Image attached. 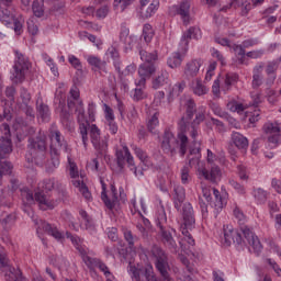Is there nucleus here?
Returning a JSON list of instances; mask_svg holds the SVG:
<instances>
[{"label": "nucleus", "mask_w": 281, "mask_h": 281, "mask_svg": "<svg viewBox=\"0 0 281 281\" xmlns=\"http://www.w3.org/2000/svg\"><path fill=\"white\" fill-rule=\"evenodd\" d=\"M186 114L179 121V128L181 133L178 134V139L175 137V134L170 130H166L162 135L161 148L167 155H177V149L179 148L181 157L186 156L188 153V133L192 124V119L196 114V103L194 100H187L186 104Z\"/></svg>", "instance_id": "nucleus-1"}, {"label": "nucleus", "mask_w": 281, "mask_h": 281, "mask_svg": "<svg viewBox=\"0 0 281 281\" xmlns=\"http://www.w3.org/2000/svg\"><path fill=\"white\" fill-rule=\"evenodd\" d=\"M77 115V122L79 124V132L81 135L82 144L87 148V144L89 142V134L90 139L92 142V145L94 146L95 150H99L101 155H104L106 153V148H109V145L106 144V140L100 138V130L98 128V125L90 124L87 121V116H85V106L82 101L78 102V105L76 108Z\"/></svg>", "instance_id": "nucleus-2"}, {"label": "nucleus", "mask_w": 281, "mask_h": 281, "mask_svg": "<svg viewBox=\"0 0 281 281\" xmlns=\"http://www.w3.org/2000/svg\"><path fill=\"white\" fill-rule=\"evenodd\" d=\"M27 150L31 158L27 161H34L36 166L45 164V155H47V136L45 132L38 131L35 136L27 139Z\"/></svg>", "instance_id": "nucleus-3"}, {"label": "nucleus", "mask_w": 281, "mask_h": 281, "mask_svg": "<svg viewBox=\"0 0 281 281\" xmlns=\"http://www.w3.org/2000/svg\"><path fill=\"white\" fill-rule=\"evenodd\" d=\"M204 120H205V114H203L202 112H199L198 114H195V119L190 125L188 133L190 137H192L193 139L194 147L190 148V151H189V156H188L189 166H192L194 161H199L201 157V143L196 142V137L199 135V131L196 130V126H199V124H201V122H203Z\"/></svg>", "instance_id": "nucleus-4"}, {"label": "nucleus", "mask_w": 281, "mask_h": 281, "mask_svg": "<svg viewBox=\"0 0 281 281\" xmlns=\"http://www.w3.org/2000/svg\"><path fill=\"white\" fill-rule=\"evenodd\" d=\"M42 191L35 193V201L40 205V210L44 212L47 210H54V200L49 199V195L45 194L46 192H52L56 188L55 178H46L41 183Z\"/></svg>", "instance_id": "nucleus-5"}, {"label": "nucleus", "mask_w": 281, "mask_h": 281, "mask_svg": "<svg viewBox=\"0 0 281 281\" xmlns=\"http://www.w3.org/2000/svg\"><path fill=\"white\" fill-rule=\"evenodd\" d=\"M151 256L155 258V267L164 281H170V263L168 262V252L160 246H153Z\"/></svg>", "instance_id": "nucleus-6"}, {"label": "nucleus", "mask_w": 281, "mask_h": 281, "mask_svg": "<svg viewBox=\"0 0 281 281\" xmlns=\"http://www.w3.org/2000/svg\"><path fill=\"white\" fill-rule=\"evenodd\" d=\"M15 56L11 80L14 85H21V82L25 80V74L30 71L32 64H30V59L19 50H15Z\"/></svg>", "instance_id": "nucleus-7"}, {"label": "nucleus", "mask_w": 281, "mask_h": 281, "mask_svg": "<svg viewBox=\"0 0 281 281\" xmlns=\"http://www.w3.org/2000/svg\"><path fill=\"white\" fill-rule=\"evenodd\" d=\"M158 227V236L160 241L165 247L170 251V254H179V246L177 245V240H175V236L177 235V231L169 226H164L161 222L157 223Z\"/></svg>", "instance_id": "nucleus-8"}, {"label": "nucleus", "mask_w": 281, "mask_h": 281, "mask_svg": "<svg viewBox=\"0 0 281 281\" xmlns=\"http://www.w3.org/2000/svg\"><path fill=\"white\" fill-rule=\"evenodd\" d=\"M0 269H5V280L23 281V272L20 269L10 267V260L5 257V248L0 245Z\"/></svg>", "instance_id": "nucleus-9"}, {"label": "nucleus", "mask_w": 281, "mask_h": 281, "mask_svg": "<svg viewBox=\"0 0 281 281\" xmlns=\"http://www.w3.org/2000/svg\"><path fill=\"white\" fill-rule=\"evenodd\" d=\"M49 130L52 131L50 132L52 155L58 156L60 150H63V153H67V140H65V137L63 136L60 131H58V128L56 127V124H53Z\"/></svg>", "instance_id": "nucleus-10"}, {"label": "nucleus", "mask_w": 281, "mask_h": 281, "mask_svg": "<svg viewBox=\"0 0 281 281\" xmlns=\"http://www.w3.org/2000/svg\"><path fill=\"white\" fill-rule=\"evenodd\" d=\"M115 157L117 167L121 168V170L126 164L128 165L130 170H135V159L126 145H123L122 149H116Z\"/></svg>", "instance_id": "nucleus-11"}, {"label": "nucleus", "mask_w": 281, "mask_h": 281, "mask_svg": "<svg viewBox=\"0 0 281 281\" xmlns=\"http://www.w3.org/2000/svg\"><path fill=\"white\" fill-rule=\"evenodd\" d=\"M100 183L102 186L101 199L108 210H113V207L120 203V198L117 196V188H115V184L110 186L112 199H109V195L106 194V183H104V180L102 179L100 180Z\"/></svg>", "instance_id": "nucleus-12"}, {"label": "nucleus", "mask_w": 281, "mask_h": 281, "mask_svg": "<svg viewBox=\"0 0 281 281\" xmlns=\"http://www.w3.org/2000/svg\"><path fill=\"white\" fill-rule=\"evenodd\" d=\"M240 232L248 245L252 247L255 254L260 256V252L262 251V244L260 243V239H258V236H255L254 232H251L247 226H241Z\"/></svg>", "instance_id": "nucleus-13"}, {"label": "nucleus", "mask_w": 281, "mask_h": 281, "mask_svg": "<svg viewBox=\"0 0 281 281\" xmlns=\"http://www.w3.org/2000/svg\"><path fill=\"white\" fill-rule=\"evenodd\" d=\"M157 71L155 64H142L138 67L139 79L135 80L136 87H146V80L150 79V76Z\"/></svg>", "instance_id": "nucleus-14"}, {"label": "nucleus", "mask_w": 281, "mask_h": 281, "mask_svg": "<svg viewBox=\"0 0 281 281\" xmlns=\"http://www.w3.org/2000/svg\"><path fill=\"white\" fill-rule=\"evenodd\" d=\"M132 271V280L140 281L142 278H145L147 281H158L157 276H155V271L153 270V266L148 265L143 269L131 268Z\"/></svg>", "instance_id": "nucleus-15"}, {"label": "nucleus", "mask_w": 281, "mask_h": 281, "mask_svg": "<svg viewBox=\"0 0 281 281\" xmlns=\"http://www.w3.org/2000/svg\"><path fill=\"white\" fill-rule=\"evenodd\" d=\"M209 169H201L199 170V175L200 177H204V179L206 181H211L212 183H216V181H218V179H221V167H218V165L216 164H211L209 165Z\"/></svg>", "instance_id": "nucleus-16"}, {"label": "nucleus", "mask_w": 281, "mask_h": 281, "mask_svg": "<svg viewBox=\"0 0 281 281\" xmlns=\"http://www.w3.org/2000/svg\"><path fill=\"white\" fill-rule=\"evenodd\" d=\"M263 133L268 135L269 144H272L273 147L278 146V142H280V126L267 123L263 125Z\"/></svg>", "instance_id": "nucleus-17"}, {"label": "nucleus", "mask_w": 281, "mask_h": 281, "mask_svg": "<svg viewBox=\"0 0 281 281\" xmlns=\"http://www.w3.org/2000/svg\"><path fill=\"white\" fill-rule=\"evenodd\" d=\"M232 243H234V245H243V243L247 241L243 239V235H240L238 231L224 229V245H226V247H229L232 246Z\"/></svg>", "instance_id": "nucleus-18"}, {"label": "nucleus", "mask_w": 281, "mask_h": 281, "mask_svg": "<svg viewBox=\"0 0 281 281\" xmlns=\"http://www.w3.org/2000/svg\"><path fill=\"white\" fill-rule=\"evenodd\" d=\"M182 217L184 221V227L192 229V227H194V223H196V220L194 218V209H192V204L189 202L183 204Z\"/></svg>", "instance_id": "nucleus-19"}, {"label": "nucleus", "mask_w": 281, "mask_h": 281, "mask_svg": "<svg viewBox=\"0 0 281 281\" xmlns=\"http://www.w3.org/2000/svg\"><path fill=\"white\" fill-rule=\"evenodd\" d=\"M201 69V60L192 59L188 61L184 67V76L187 80H192V78H196L199 76V71Z\"/></svg>", "instance_id": "nucleus-20"}, {"label": "nucleus", "mask_w": 281, "mask_h": 281, "mask_svg": "<svg viewBox=\"0 0 281 281\" xmlns=\"http://www.w3.org/2000/svg\"><path fill=\"white\" fill-rule=\"evenodd\" d=\"M186 201V189L182 186L173 187V205L176 210L179 212L181 210V205Z\"/></svg>", "instance_id": "nucleus-21"}, {"label": "nucleus", "mask_w": 281, "mask_h": 281, "mask_svg": "<svg viewBox=\"0 0 281 281\" xmlns=\"http://www.w3.org/2000/svg\"><path fill=\"white\" fill-rule=\"evenodd\" d=\"M157 10H159V0H153L148 7L146 4H140L139 14L142 19H150Z\"/></svg>", "instance_id": "nucleus-22"}, {"label": "nucleus", "mask_w": 281, "mask_h": 281, "mask_svg": "<svg viewBox=\"0 0 281 281\" xmlns=\"http://www.w3.org/2000/svg\"><path fill=\"white\" fill-rule=\"evenodd\" d=\"M153 89H161V87H170L169 74L166 70H161L158 76L151 82Z\"/></svg>", "instance_id": "nucleus-23"}, {"label": "nucleus", "mask_w": 281, "mask_h": 281, "mask_svg": "<svg viewBox=\"0 0 281 281\" xmlns=\"http://www.w3.org/2000/svg\"><path fill=\"white\" fill-rule=\"evenodd\" d=\"M232 143L234 144V146H236V148H238V150H247V148L249 147V140L247 139V137L238 132H233Z\"/></svg>", "instance_id": "nucleus-24"}, {"label": "nucleus", "mask_w": 281, "mask_h": 281, "mask_svg": "<svg viewBox=\"0 0 281 281\" xmlns=\"http://www.w3.org/2000/svg\"><path fill=\"white\" fill-rule=\"evenodd\" d=\"M40 228L44 229L46 234H48L49 236H53V238H56V240H63V238H65V235H63V233H60V231H58L57 227L52 226V224L45 221L41 222Z\"/></svg>", "instance_id": "nucleus-25"}, {"label": "nucleus", "mask_w": 281, "mask_h": 281, "mask_svg": "<svg viewBox=\"0 0 281 281\" xmlns=\"http://www.w3.org/2000/svg\"><path fill=\"white\" fill-rule=\"evenodd\" d=\"M201 36V30L198 27H190L186 33H183L181 37V45L183 47H188V44L192 38H195V41H199V37Z\"/></svg>", "instance_id": "nucleus-26"}, {"label": "nucleus", "mask_w": 281, "mask_h": 281, "mask_svg": "<svg viewBox=\"0 0 281 281\" xmlns=\"http://www.w3.org/2000/svg\"><path fill=\"white\" fill-rule=\"evenodd\" d=\"M265 69V64H259L254 67L252 70V89H258L262 87V70Z\"/></svg>", "instance_id": "nucleus-27"}, {"label": "nucleus", "mask_w": 281, "mask_h": 281, "mask_svg": "<svg viewBox=\"0 0 281 281\" xmlns=\"http://www.w3.org/2000/svg\"><path fill=\"white\" fill-rule=\"evenodd\" d=\"M0 21L4 25H11L12 21H14V12L11 7L0 5Z\"/></svg>", "instance_id": "nucleus-28"}, {"label": "nucleus", "mask_w": 281, "mask_h": 281, "mask_svg": "<svg viewBox=\"0 0 281 281\" xmlns=\"http://www.w3.org/2000/svg\"><path fill=\"white\" fill-rule=\"evenodd\" d=\"M88 64L91 65V67H94V71H103L104 74H108L106 71V61H103L100 59V57H95L93 55L88 56L87 58Z\"/></svg>", "instance_id": "nucleus-29"}, {"label": "nucleus", "mask_w": 281, "mask_h": 281, "mask_svg": "<svg viewBox=\"0 0 281 281\" xmlns=\"http://www.w3.org/2000/svg\"><path fill=\"white\" fill-rule=\"evenodd\" d=\"M183 56H186V53H172L171 56L167 59L168 67H170V69H178V67H181V64L183 63Z\"/></svg>", "instance_id": "nucleus-30"}, {"label": "nucleus", "mask_w": 281, "mask_h": 281, "mask_svg": "<svg viewBox=\"0 0 281 281\" xmlns=\"http://www.w3.org/2000/svg\"><path fill=\"white\" fill-rule=\"evenodd\" d=\"M60 122L67 131H74V117L67 110H61Z\"/></svg>", "instance_id": "nucleus-31"}, {"label": "nucleus", "mask_w": 281, "mask_h": 281, "mask_svg": "<svg viewBox=\"0 0 281 281\" xmlns=\"http://www.w3.org/2000/svg\"><path fill=\"white\" fill-rule=\"evenodd\" d=\"M106 55L114 60V67L117 74H122V69L120 68L122 61H120V52L117 50V48H115V46H111L108 49Z\"/></svg>", "instance_id": "nucleus-32"}, {"label": "nucleus", "mask_w": 281, "mask_h": 281, "mask_svg": "<svg viewBox=\"0 0 281 281\" xmlns=\"http://www.w3.org/2000/svg\"><path fill=\"white\" fill-rule=\"evenodd\" d=\"M12 153V140L3 138L0 140V159H5Z\"/></svg>", "instance_id": "nucleus-33"}, {"label": "nucleus", "mask_w": 281, "mask_h": 281, "mask_svg": "<svg viewBox=\"0 0 281 281\" xmlns=\"http://www.w3.org/2000/svg\"><path fill=\"white\" fill-rule=\"evenodd\" d=\"M14 223H16V214L14 213H10L3 218L0 217V225H2L3 229H5L7 232L12 229Z\"/></svg>", "instance_id": "nucleus-34"}, {"label": "nucleus", "mask_w": 281, "mask_h": 281, "mask_svg": "<svg viewBox=\"0 0 281 281\" xmlns=\"http://www.w3.org/2000/svg\"><path fill=\"white\" fill-rule=\"evenodd\" d=\"M140 60H143L144 65H154L155 60H157V52L148 53L144 49L139 50Z\"/></svg>", "instance_id": "nucleus-35"}, {"label": "nucleus", "mask_w": 281, "mask_h": 281, "mask_svg": "<svg viewBox=\"0 0 281 281\" xmlns=\"http://www.w3.org/2000/svg\"><path fill=\"white\" fill-rule=\"evenodd\" d=\"M178 14L182 16L184 23H190V2L189 1L181 2L178 9Z\"/></svg>", "instance_id": "nucleus-36"}, {"label": "nucleus", "mask_w": 281, "mask_h": 281, "mask_svg": "<svg viewBox=\"0 0 281 281\" xmlns=\"http://www.w3.org/2000/svg\"><path fill=\"white\" fill-rule=\"evenodd\" d=\"M32 10L34 16L41 19V16L45 15V2L44 0H35L32 4Z\"/></svg>", "instance_id": "nucleus-37"}, {"label": "nucleus", "mask_w": 281, "mask_h": 281, "mask_svg": "<svg viewBox=\"0 0 281 281\" xmlns=\"http://www.w3.org/2000/svg\"><path fill=\"white\" fill-rule=\"evenodd\" d=\"M37 113L43 122H49V117H50L49 105L45 103L37 104Z\"/></svg>", "instance_id": "nucleus-38"}, {"label": "nucleus", "mask_w": 281, "mask_h": 281, "mask_svg": "<svg viewBox=\"0 0 281 281\" xmlns=\"http://www.w3.org/2000/svg\"><path fill=\"white\" fill-rule=\"evenodd\" d=\"M72 186H75V188H79V192H81L82 196H85L87 201L91 199V192H89V188L85 182H81L80 180H72Z\"/></svg>", "instance_id": "nucleus-39"}, {"label": "nucleus", "mask_w": 281, "mask_h": 281, "mask_svg": "<svg viewBox=\"0 0 281 281\" xmlns=\"http://www.w3.org/2000/svg\"><path fill=\"white\" fill-rule=\"evenodd\" d=\"M157 126H159V116L155 113L147 123V128L153 135H157Z\"/></svg>", "instance_id": "nucleus-40"}, {"label": "nucleus", "mask_w": 281, "mask_h": 281, "mask_svg": "<svg viewBox=\"0 0 281 281\" xmlns=\"http://www.w3.org/2000/svg\"><path fill=\"white\" fill-rule=\"evenodd\" d=\"M14 166H12V162L4 160H0V179L3 178V175H12V169Z\"/></svg>", "instance_id": "nucleus-41"}, {"label": "nucleus", "mask_w": 281, "mask_h": 281, "mask_svg": "<svg viewBox=\"0 0 281 281\" xmlns=\"http://www.w3.org/2000/svg\"><path fill=\"white\" fill-rule=\"evenodd\" d=\"M144 89H146V87H137L134 89V91L132 92V98L135 102H139L140 100H144L148 97L144 92Z\"/></svg>", "instance_id": "nucleus-42"}, {"label": "nucleus", "mask_w": 281, "mask_h": 281, "mask_svg": "<svg viewBox=\"0 0 281 281\" xmlns=\"http://www.w3.org/2000/svg\"><path fill=\"white\" fill-rule=\"evenodd\" d=\"M59 166H60V160L58 159V157L57 156L53 157L46 166L47 175H54V172H56V168H58Z\"/></svg>", "instance_id": "nucleus-43"}, {"label": "nucleus", "mask_w": 281, "mask_h": 281, "mask_svg": "<svg viewBox=\"0 0 281 281\" xmlns=\"http://www.w3.org/2000/svg\"><path fill=\"white\" fill-rule=\"evenodd\" d=\"M68 60H69L70 65H72V67L77 70V74L79 76H82V74H83L82 63H80V59H78V57H76L75 55H70L68 57Z\"/></svg>", "instance_id": "nucleus-44"}, {"label": "nucleus", "mask_w": 281, "mask_h": 281, "mask_svg": "<svg viewBox=\"0 0 281 281\" xmlns=\"http://www.w3.org/2000/svg\"><path fill=\"white\" fill-rule=\"evenodd\" d=\"M154 36L155 33L153 32V26H150V24H145L143 27V38L145 43H150Z\"/></svg>", "instance_id": "nucleus-45"}, {"label": "nucleus", "mask_w": 281, "mask_h": 281, "mask_svg": "<svg viewBox=\"0 0 281 281\" xmlns=\"http://www.w3.org/2000/svg\"><path fill=\"white\" fill-rule=\"evenodd\" d=\"M211 110L213 111L214 115H217L218 117H222L223 120H227L229 117V114H227L223 109H221V105L217 103H211Z\"/></svg>", "instance_id": "nucleus-46"}, {"label": "nucleus", "mask_w": 281, "mask_h": 281, "mask_svg": "<svg viewBox=\"0 0 281 281\" xmlns=\"http://www.w3.org/2000/svg\"><path fill=\"white\" fill-rule=\"evenodd\" d=\"M193 92L195 95H205L207 93V88L203 86L201 79L195 80V86H193Z\"/></svg>", "instance_id": "nucleus-47"}, {"label": "nucleus", "mask_w": 281, "mask_h": 281, "mask_svg": "<svg viewBox=\"0 0 281 281\" xmlns=\"http://www.w3.org/2000/svg\"><path fill=\"white\" fill-rule=\"evenodd\" d=\"M20 98L22 100V103L20 104V106H23L25 104H30V102L32 100V94H30V92H27V89L22 87L20 89Z\"/></svg>", "instance_id": "nucleus-48"}, {"label": "nucleus", "mask_w": 281, "mask_h": 281, "mask_svg": "<svg viewBox=\"0 0 281 281\" xmlns=\"http://www.w3.org/2000/svg\"><path fill=\"white\" fill-rule=\"evenodd\" d=\"M81 218H83L85 223H86V229H95V226H93V221H91V218L89 217V214L87 213V211L81 210L79 212Z\"/></svg>", "instance_id": "nucleus-49"}, {"label": "nucleus", "mask_w": 281, "mask_h": 281, "mask_svg": "<svg viewBox=\"0 0 281 281\" xmlns=\"http://www.w3.org/2000/svg\"><path fill=\"white\" fill-rule=\"evenodd\" d=\"M26 25L32 36H36V34H38V25L36 24V20L34 18L29 19Z\"/></svg>", "instance_id": "nucleus-50"}, {"label": "nucleus", "mask_w": 281, "mask_h": 281, "mask_svg": "<svg viewBox=\"0 0 281 281\" xmlns=\"http://www.w3.org/2000/svg\"><path fill=\"white\" fill-rule=\"evenodd\" d=\"M83 262L88 269L93 270L98 267L100 259L88 256L83 258Z\"/></svg>", "instance_id": "nucleus-51"}, {"label": "nucleus", "mask_w": 281, "mask_h": 281, "mask_svg": "<svg viewBox=\"0 0 281 281\" xmlns=\"http://www.w3.org/2000/svg\"><path fill=\"white\" fill-rule=\"evenodd\" d=\"M233 49L237 56H240V58H238V61L239 65H243L245 63V48L243 47V45L234 44Z\"/></svg>", "instance_id": "nucleus-52"}, {"label": "nucleus", "mask_w": 281, "mask_h": 281, "mask_svg": "<svg viewBox=\"0 0 281 281\" xmlns=\"http://www.w3.org/2000/svg\"><path fill=\"white\" fill-rule=\"evenodd\" d=\"M134 1L135 0H114V8H121V12H124Z\"/></svg>", "instance_id": "nucleus-53"}, {"label": "nucleus", "mask_w": 281, "mask_h": 281, "mask_svg": "<svg viewBox=\"0 0 281 281\" xmlns=\"http://www.w3.org/2000/svg\"><path fill=\"white\" fill-rule=\"evenodd\" d=\"M68 164H69V175H70L71 179H77V177H79L78 165H76V162L71 161L70 158H68Z\"/></svg>", "instance_id": "nucleus-54"}, {"label": "nucleus", "mask_w": 281, "mask_h": 281, "mask_svg": "<svg viewBox=\"0 0 281 281\" xmlns=\"http://www.w3.org/2000/svg\"><path fill=\"white\" fill-rule=\"evenodd\" d=\"M124 238L126 243H128L130 248L135 247V241L137 240V237L133 236V232L125 231L124 232Z\"/></svg>", "instance_id": "nucleus-55"}, {"label": "nucleus", "mask_w": 281, "mask_h": 281, "mask_svg": "<svg viewBox=\"0 0 281 281\" xmlns=\"http://www.w3.org/2000/svg\"><path fill=\"white\" fill-rule=\"evenodd\" d=\"M21 194L26 203H32L34 201V193H32L27 188L21 189Z\"/></svg>", "instance_id": "nucleus-56"}, {"label": "nucleus", "mask_w": 281, "mask_h": 281, "mask_svg": "<svg viewBox=\"0 0 281 281\" xmlns=\"http://www.w3.org/2000/svg\"><path fill=\"white\" fill-rule=\"evenodd\" d=\"M228 183H229L231 188H234V190H236V192H238V194H245V187L243 184L238 183V181L231 179Z\"/></svg>", "instance_id": "nucleus-57"}, {"label": "nucleus", "mask_w": 281, "mask_h": 281, "mask_svg": "<svg viewBox=\"0 0 281 281\" xmlns=\"http://www.w3.org/2000/svg\"><path fill=\"white\" fill-rule=\"evenodd\" d=\"M213 194L215 196V207H217V210H223V198L221 196L218 189H213Z\"/></svg>", "instance_id": "nucleus-58"}, {"label": "nucleus", "mask_w": 281, "mask_h": 281, "mask_svg": "<svg viewBox=\"0 0 281 281\" xmlns=\"http://www.w3.org/2000/svg\"><path fill=\"white\" fill-rule=\"evenodd\" d=\"M181 181L183 184L190 183V167L184 166L181 169Z\"/></svg>", "instance_id": "nucleus-59"}, {"label": "nucleus", "mask_w": 281, "mask_h": 281, "mask_svg": "<svg viewBox=\"0 0 281 281\" xmlns=\"http://www.w3.org/2000/svg\"><path fill=\"white\" fill-rule=\"evenodd\" d=\"M12 23L15 34H18V36L21 35L23 32V22L14 16Z\"/></svg>", "instance_id": "nucleus-60"}, {"label": "nucleus", "mask_w": 281, "mask_h": 281, "mask_svg": "<svg viewBox=\"0 0 281 281\" xmlns=\"http://www.w3.org/2000/svg\"><path fill=\"white\" fill-rule=\"evenodd\" d=\"M255 196L259 203H267V191L262 189H257Z\"/></svg>", "instance_id": "nucleus-61"}, {"label": "nucleus", "mask_w": 281, "mask_h": 281, "mask_svg": "<svg viewBox=\"0 0 281 281\" xmlns=\"http://www.w3.org/2000/svg\"><path fill=\"white\" fill-rule=\"evenodd\" d=\"M20 109H22V111H24L25 115H27V117H31L32 120H34L35 115H34V108L29 104L25 105H20Z\"/></svg>", "instance_id": "nucleus-62"}, {"label": "nucleus", "mask_w": 281, "mask_h": 281, "mask_svg": "<svg viewBox=\"0 0 281 281\" xmlns=\"http://www.w3.org/2000/svg\"><path fill=\"white\" fill-rule=\"evenodd\" d=\"M238 81V75L236 74H227L226 78H225V85L226 87H232V85H234V82Z\"/></svg>", "instance_id": "nucleus-63"}, {"label": "nucleus", "mask_w": 281, "mask_h": 281, "mask_svg": "<svg viewBox=\"0 0 281 281\" xmlns=\"http://www.w3.org/2000/svg\"><path fill=\"white\" fill-rule=\"evenodd\" d=\"M5 95L11 100V102H14V95H16V88H14L13 86L7 87Z\"/></svg>", "instance_id": "nucleus-64"}]
</instances>
